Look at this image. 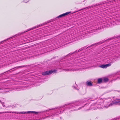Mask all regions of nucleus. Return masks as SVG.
Wrapping results in <instances>:
<instances>
[{
  "instance_id": "1",
  "label": "nucleus",
  "mask_w": 120,
  "mask_h": 120,
  "mask_svg": "<svg viewBox=\"0 0 120 120\" xmlns=\"http://www.w3.org/2000/svg\"><path fill=\"white\" fill-rule=\"evenodd\" d=\"M79 102L78 101H77L74 103L70 104H67L60 107H58L55 110L54 112L51 115L49 116L45 117H40V118H38L37 119L33 120H42L43 119H45L47 117H52L55 115H58L60 113L63 112V111H61L62 110V108L65 107L66 106L69 105V106H67V109L68 111H69V109L70 110V111L72 110H76L79 109H76L75 108V106H78L79 105Z\"/></svg>"
},
{
  "instance_id": "2",
  "label": "nucleus",
  "mask_w": 120,
  "mask_h": 120,
  "mask_svg": "<svg viewBox=\"0 0 120 120\" xmlns=\"http://www.w3.org/2000/svg\"><path fill=\"white\" fill-rule=\"evenodd\" d=\"M120 38V35H119V36H116V37H113L112 38H109L108 39H107V40H105V41H101L99 42H98V43H96L95 44H92V45H91L90 46H89V47H87V48H88L89 47H91L92 46H94V45H99V44H102V43H103L105 42H106V41H107L108 40H111L112 39H114V38Z\"/></svg>"
},
{
  "instance_id": "3",
  "label": "nucleus",
  "mask_w": 120,
  "mask_h": 120,
  "mask_svg": "<svg viewBox=\"0 0 120 120\" xmlns=\"http://www.w3.org/2000/svg\"><path fill=\"white\" fill-rule=\"evenodd\" d=\"M116 105H120V99H118L112 102L109 105L106 107V108H108L110 106H112Z\"/></svg>"
},
{
  "instance_id": "4",
  "label": "nucleus",
  "mask_w": 120,
  "mask_h": 120,
  "mask_svg": "<svg viewBox=\"0 0 120 120\" xmlns=\"http://www.w3.org/2000/svg\"><path fill=\"white\" fill-rule=\"evenodd\" d=\"M55 70H54L53 71L50 70L48 71H45L42 72V74L43 75H46L52 74L53 72H55L56 71Z\"/></svg>"
},
{
  "instance_id": "5",
  "label": "nucleus",
  "mask_w": 120,
  "mask_h": 120,
  "mask_svg": "<svg viewBox=\"0 0 120 120\" xmlns=\"http://www.w3.org/2000/svg\"><path fill=\"white\" fill-rule=\"evenodd\" d=\"M33 113L35 114H38V112L34 111H28L27 112H20V114H23L25 113Z\"/></svg>"
},
{
  "instance_id": "6",
  "label": "nucleus",
  "mask_w": 120,
  "mask_h": 120,
  "mask_svg": "<svg viewBox=\"0 0 120 120\" xmlns=\"http://www.w3.org/2000/svg\"><path fill=\"white\" fill-rule=\"evenodd\" d=\"M97 103H93L89 108V109H97L96 107Z\"/></svg>"
},
{
  "instance_id": "7",
  "label": "nucleus",
  "mask_w": 120,
  "mask_h": 120,
  "mask_svg": "<svg viewBox=\"0 0 120 120\" xmlns=\"http://www.w3.org/2000/svg\"><path fill=\"white\" fill-rule=\"evenodd\" d=\"M102 104V103L101 104H97L96 107L97 109H102L104 108H106V106H103V105H101Z\"/></svg>"
},
{
  "instance_id": "8",
  "label": "nucleus",
  "mask_w": 120,
  "mask_h": 120,
  "mask_svg": "<svg viewBox=\"0 0 120 120\" xmlns=\"http://www.w3.org/2000/svg\"><path fill=\"white\" fill-rule=\"evenodd\" d=\"M47 24L46 23H44L43 24H40L39 25L37 26H35V27H33L32 28H30L29 29H27V31H25L24 32V33H25L26 32H27V31H28L30 30H31L32 29H34V28H36V27H38L39 26H42L45 25V24Z\"/></svg>"
},
{
  "instance_id": "9",
  "label": "nucleus",
  "mask_w": 120,
  "mask_h": 120,
  "mask_svg": "<svg viewBox=\"0 0 120 120\" xmlns=\"http://www.w3.org/2000/svg\"><path fill=\"white\" fill-rule=\"evenodd\" d=\"M111 64L110 63L106 64H103L100 66V67L101 68H105L110 66Z\"/></svg>"
},
{
  "instance_id": "10",
  "label": "nucleus",
  "mask_w": 120,
  "mask_h": 120,
  "mask_svg": "<svg viewBox=\"0 0 120 120\" xmlns=\"http://www.w3.org/2000/svg\"><path fill=\"white\" fill-rule=\"evenodd\" d=\"M71 12V11L68 12H66L64 13L63 14L57 17L58 18L61 17H62L64 16L65 15H67L69 14V13Z\"/></svg>"
},
{
  "instance_id": "11",
  "label": "nucleus",
  "mask_w": 120,
  "mask_h": 120,
  "mask_svg": "<svg viewBox=\"0 0 120 120\" xmlns=\"http://www.w3.org/2000/svg\"><path fill=\"white\" fill-rule=\"evenodd\" d=\"M85 48H86L85 47H82V48L79 49V50H76V51H75L74 52H73V53H70L68 54V55H71L73 53H75V52H79L80 51H81L83 49H84Z\"/></svg>"
},
{
  "instance_id": "12",
  "label": "nucleus",
  "mask_w": 120,
  "mask_h": 120,
  "mask_svg": "<svg viewBox=\"0 0 120 120\" xmlns=\"http://www.w3.org/2000/svg\"><path fill=\"white\" fill-rule=\"evenodd\" d=\"M106 3V2H105V3H104V2H102V3H100V4H96L95 5H92V6H89L88 7H87L88 8H92V7H96V6H98V5H101V4H105V3Z\"/></svg>"
},
{
  "instance_id": "13",
  "label": "nucleus",
  "mask_w": 120,
  "mask_h": 120,
  "mask_svg": "<svg viewBox=\"0 0 120 120\" xmlns=\"http://www.w3.org/2000/svg\"><path fill=\"white\" fill-rule=\"evenodd\" d=\"M86 84L88 86H92L93 85L92 83L90 81H87L86 82Z\"/></svg>"
},
{
  "instance_id": "14",
  "label": "nucleus",
  "mask_w": 120,
  "mask_h": 120,
  "mask_svg": "<svg viewBox=\"0 0 120 120\" xmlns=\"http://www.w3.org/2000/svg\"><path fill=\"white\" fill-rule=\"evenodd\" d=\"M108 81V79L107 78H104L102 80L103 81L105 82H106Z\"/></svg>"
},
{
  "instance_id": "15",
  "label": "nucleus",
  "mask_w": 120,
  "mask_h": 120,
  "mask_svg": "<svg viewBox=\"0 0 120 120\" xmlns=\"http://www.w3.org/2000/svg\"><path fill=\"white\" fill-rule=\"evenodd\" d=\"M102 80L101 78H99L98 79V82L99 84L101 83L102 82Z\"/></svg>"
},
{
  "instance_id": "16",
  "label": "nucleus",
  "mask_w": 120,
  "mask_h": 120,
  "mask_svg": "<svg viewBox=\"0 0 120 120\" xmlns=\"http://www.w3.org/2000/svg\"><path fill=\"white\" fill-rule=\"evenodd\" d=\"M85 61H81V62H80L79 64H76V66H78L81 65H82V64H83L82 62H84Z\"/></svg>"
},
{
  "instance_id": "17",
  "label": "nucleus",
  "mask_w": 120,
  "mask_h": 120,
  "mask_svg": "<svg viewBox=\"0 0 120 120\" xmlns=\"http://www.w3.org/2000/svg\"><path fill=\"white\" fill-rule=\"evenodd\" d=\"M116 74L118 75L117 76V78L120 79V72L117 73Z\"/></svg>"
},
{
  "instance_id": "18",
  "label": "nucleus",
  "mask_w": 120,
  "mask_h": 120,
  "mask_svg": "<svg viewBox=\"0 0 120 120\" xmlns=\"http://www.w3.org/2000/svg\"><path fill=\"white\" fill-rule=\"evenodd\" d=\"M11 113H17V114H20V112H11Z\"/></svg>"
},
{
  "instance_id": "19",
  "label": "nucleus",
  "mask_w": 120,
  "mask_h": 120,
  "mask_svg": "<svg viewBox=\"0 0 120 120\" xmlns=\"http://www.w3.org/2000/svg\"><path fill=\"white\" fill-rule=\"evenodd\" d=\"M65 70L66 71H72V70H70V69H66ZM77 70V69H76L75 70Z\"/></svg>"
},
{
  "instance_id": "20",
  "label": "nucleus",
  "mask_w": 120,
  "mask_h": 120,
  "mask_svg": "<svg viewBox=\"0 0 120 120\" xmlns=\"http://www.w3.org/2000/svg\"><path fill=\"white\" fill-rule=\"evenodd\" d=\"M1 103L2 104L3 106V107H4L5 106V105H4V103L3 102H2Z\"/></svg>"
},
{
  "instance_id": "21",
  "label": "nucleus",
  "mask_w": 120,
  "mask_h": 120,
  "mask_svg": "<svg viewBox=\"0 0 120 120\" xmlns=\"http://www.w3.org/2000/svg\"><path fill=\"white\" fill-rule=\"evenodd\" d=\"M25 66H25L24 65V66H19L17 67V68H22L23 67H25Z\"/></svg>"
},
{
  "instance_id": "22",
  "label": "nucleus",
  "mask_w": 120,
  "mask_h": 120,
  "mask_svg": "<svg viewBox=\"0 0 120 120\" xmlns=\"http://www.w3.org/2000/svg\"><path fill=\"white\" fill-rule=\"evenodd\" d=\"M11 113V112H4V113Z\"/></svg>"
},
{
  "instance_id": "23",
  "label": "nucleus",
  "mask_w": 120,
  "mask_h": 120,
  "mask_svg": "<svg viewBox=\"0 0 120 120\" xmlns=\"http://www.w3.org/2000/svg\"><path fill=\"white\" fill-rule=\"evenodd\" d=\"M88 99H87V98H85V99H84V100L85 101H88Z\"/></svg>"
},
{
  "instance_id": "24",
  "label": "nucleus",
  "mask_w": 120,
  "mask_h": 120,
  "mask_svg": "<svg viewBox=\"0 0 120 120\" xmlns=\"http://www.w3.org/2000/svg\"><path fill=\"white\" fill-rule=\"evenodd\" d=\"M74 87L75 88V89L77 90H78L79 89V88H77L75 86H74Z\"/></svg>"
},
{
  "instance_id": "25",
  "label": "nucleus",
  "mask_w": 120,
  "mask_h": 120,
  "mask_svg": "<svg viewBox=\"0 0 120 120\" xmlns=\"http://www.w3.org/2000/svg\"><path fill=\"white\" fill-rule=\"evenodd\" d=\"M29 1H27V2H26V1H23V2H25V3H27V2H28Z\"/></svg>"
},
{
  "instance_id": "26",
  "label": "nucleus",
  "mask_w": 120,
  "mask_h": 120,
  "mask_svg": "<svg viewBox=\"0 0 120 120\" xmlns=\"http://www.w3.org/2000/svg\"><path fill=\"white\" fill-rule=\"evenodd\" d=\"M51 22V21H48L47 22V23H49V22Z\"/></svg>"
},
{
  "instance_id": "27",
  "label": "nucleus",
  "mask_w": 120,
  "mask_h": 120,
  "mask_svg": "<svg viewBox=\"0 0 120 120\" xmlns=\"http://www.w3.org/2000/svg\"><path fill=\"white\" fill-rule=\"evenodd\" d=\"M0 113H4V112H0Z\"/></svg>"
},
{
  "instance_id": "28",
  "label": "nucleus",
  "mask_w": 120,
  "mask_h": 120,
  "mask_svg": "<svg viewBox=\"0 0 120 120\" xmlns=\"http://www.w3.org/2000/svg\"><path fill=\"white\" fill-rule=\"evenodd\" d=\"M50 110V109H49V110H47L46 111V112H48L49 111V110Z\"/></svg>"
},
{
  "instance_id": "29",
  "label": "nucleus",
  "mask_w": 120,
  "mask_h": 120,
  "mask_svg": "<svg viewBox=\"0 0 120 120\" xmlns=\"http://www.w3.org/2000/svg\"><path fill=\"white\" fill-rule=\"evenodd\" d=\"M3 89L2 88H0V90H2Z\"/></svg>"
},
{
  "instance_id": "30",
  "label": "nucleus",
  "mask_w": 120,
  "mask_h": 120,
  "mask_svg": "<svg viewBox=\"0 0 120 120\" xmlns=\"http://www.w3.org/2000/svg\"><path fill=\"white\" fill-rule=\"evenodd\" d=\"M3 42V41H2L1 42H0V44Z\"/></svg>"
},
{
  "instance_id": "31",
  "label": "nucleus",
  "mask_w": 120,
  "mask_h": 120,
  "mask_svg": "<svg viewBox=\"0 0 120 120\" xmlns=\"http://www.w3.org/2000/svg\"><path fill=\"white\" fill-rule=\"evenodd\" d=\"M90 105L88 104V107H90Z\"/></svg>"
},
{
  "instance_id": "32",
  "label": "nucleus",
  "mask_w": 120,
  "mask_h": 120,
  "mask_svg": "<svg viewBox=\"0 0 120 120\" xmlns=\"http://www.w3.org/2000/svg\"><path fill=\"white\" fill-rule=\"evenodd\" d=\"M100 100H98V102H100Z\"/></svg>"
},
{
  "instance_id": "33",
  "label": "nucleus",
  "mask_w": 120,
  "mask_h": 120,
  "mask_svg": "<svg viewBox=\"0 0 120 120\" xmlns=\"http://www.w3.org/2000/svg\"><path fill=\"white\" fill-rule=\"evenodd\" d=\"M0 102L1 103L2 102H1V101L0 100Z\"/></svg>"
},
{
  "instance_id": "34",
  "label": "nucleus",
  "mask_w": 120,
  "mask_h": 120,
  "mask_svg": "<svg viewBox=\"0 0 120 120\" xmlns=\"http://www.w3.org/2000/svg\"><path fill=\"white\" fill-rule=\"evenodd\" d=\"M108 2H109H109L110 3L111 2V1Z\"/></svg>"
},
{
  "instance_id": "35",
  "label": "nucleus",
  "mask_w": 120,
  "mask_h": 120,
  "mask_svg": "<svg viewBox=\"0 0 120 120\" xmlns=\"http://www.w3.org/2000/svg\"><path fill=\"white\" fill-rule=\"evenodd\" d=\"M82 10V9H81V10Z\"/></svg>"
},
{
  "instance_id": "36",
  "label": "nucleus",
  "mask_w": 120,
  "mask_h": 120,
  "mask_svg": "<svg viewBox=\"0 0 120 120\" xmlns=\"http://www.w3.org/2000/svg\"><path fill=\"white\" fill-rule=\"evenodd\" d=\"M52 112H54V111H52Z\"/></svg>"
}]
</instances>
